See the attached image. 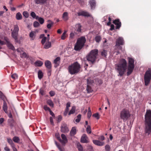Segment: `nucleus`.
Listing matches in <instances>:
<instances>
[{"label":"nucleus","instance_id":"11","mask_svg":"<svg viewBox=\"0 0 151 151\" xmlns=\"http://www.w3.org/2000/svg\"><path fill=\"white\" fill-rule=\"evenodd\" d=\"M61 136L62 139L61 138H59V139L60 140V142L63 145L65 146V144L68 142V139L66 136L64 134H62Z\"/></svg>","mask_w":151,"mask_h":151},{"label":"nucleus","instance_id":"39","mask_svg":"<svg viewBox=\"0 0 151 151\" xmlns=\"http://www.w3.org/2000/svg\"><path fill=\"white\" fill-rule=\"evenodd\" d=\"M66 32H67V31H65L62 34L61 37V39L62 40H64L67 37Z\"/></svg>","mask_w":151,"mask_h":151},{"label":"nucleus","instance_id":"43","mask_svg":"<svg viewBox=\"0 0 151 151\" xmlns=\"http://www.w3.org/2000/svg\"><path fill=\"white\" fill-rule=\"evenodd\" d=\"M18 75L16 73H13L11 77L14 80L18 78Z\"/></svg>","mask_w":151,"mask_h":151},{"label":"nucleus","instance_id":"14","mask_svg":"<svg viewBox=\"0 0 151 151\" xmlns=\"http://www.w3.org/2000/svg\"><path fill=\"white\" fill-rule=\"evenodd\" d=\"M92 81H90L88 79L87 80V85L86 89L88 93H91L93 91V90L92 89L91 87L90 86V85H92Z\"/></svg>","mask_w":151,"mask_h":151},{"label":"nucleus","instance_id":"33","mask_svg":"<svg viewBox=\"0 0 151 151\" xmlns=\"http://www.w3.org/2000/svg\"><path fill=\"white\" fill-rule=\"evenodd\" d=\"M51 46V43L48 41L46 42L44 45V48L45 49H48Z\"/></svg>","mask_w":151,"mask_h":151},{"label":"nucleus","instance_id":"15","mask_svg":"<svg viewBox=\"0 0 151 151\" xmlns=\"http://www.w3.org/2000/svg\"><path fill=\"white\" fill-rule=\"evenodd\" d=\"M88 140L87 135L85 134H83L81 137V142L82 143H87L89 142Z\"/></svg>","mask_w":151,"mask_h":151},{"label":"nucleus","instance_id":"28","mask_svg":"<svg viewBox=\"0 0 151 151\" xmlns=\"http://www.w3.org/2000/svg\"><path fill=\"white\" fill-rule=\"evenodd\" d=\"M36 19L38 20L39 23L41 24H42L44 22V19L42 17H39L38 16H37Z\"/></svg>","mask_w":151,"mask_h":151},{"label":"nucleus","instance_id":"10","mask_svg":"<svg viewBox=\"0 0 151 151\" xmlns=\"http://www.w3.org/2000/svg\"><path fill=\"white\" fill-rule=\"evenodd\" d=\"M82 26L80 24H78L75 25V35L76 36H79L80 35V33L81 32V28Z\"/></svg>","mask_w":151,"mask_h":151},{"label":"nucleus","instance_id":"49","mask_svg":"<svg viewBox=\"0 0 151 151\" xmlns=\"http://www.w3.org/2000/svg\"><path fill=\"white\" fill-rule=\"evenodd\" d=\"M78 148L79 151H83V147L81 145L79 144L78 145Z\"/></svg>","mask_w":151,"mask_h":151},{"label":"nucleus","instance_id":"46","mask_svg":"<svg viewBox=\"0 0 151 151\" xmlns=\"http://www.w3.org/2000/svg\"><path fill=\"white\" fill-rule=\"evenodd\" d=\"M101 55L104 57H106L107 55V52L106 51L104 50L101 52Z\"/></svg>","mask_w":151,"mask_h":151},{"label":"nucleus","instance_id":"57","mask_svg":"<svg viewBox=\"0 0 151 151\" xmlns=\"http://www.w3.org/2000/svg\"><path fill=\"white\" fill-rule=\"evenodd\" d=\"M121 45H116V44L115 45V46L116 47V48L120 50H122V47Z\"/></svg>","mask_w":151,"mask_h":151},{"label":"nucleus","instance_id":"51","mask_svg":"<svg viewBox=\"0 0 151 151\" xmlns=\"http://www.w3.org/2000/svg\"><path fill=\"white\" fill-rule=\"evenodd\" d=\"M44 109L46 111H49L51 110L50 108L48 107L47 105H45L44 106Z\"/></svg>","mask_w":151,"mask_h":151},{"label":"nucleus","instance_id":"16","mask_svg":"<svg viewBox=\"0 0 151 151\" xmlns=\"http://www.w3.org/2000/svg\"><path fill=\"white\" fill-rule=\"evenodd\" d=\"M124 42L123 38L121 37H119L116 40V45H123L124 44Z\"/></svg>","mask_w":151,"mask_h":151},{"label":"nucleus","instance_id":"24","mask_svg":"<svg viewBox=\"0 0 151 151\" xmlns=\"http://www.w3.org/2000/svg\"><path fill=\"white\" fill-rule=\"evenodd\" d=\"M76 130L75 127L72 128L70 132V134L71 136H73L76 134Z\"/></svg>","mask_w":151,"mask_h":151},{"label":"nucleus","instance_id":"8","mask_svg":"<svg viewBox=\"0 0 151 151\" xmlns=\"http://www.w3.org/2000/svg\"><path fill=\"white\" fill-rule=\"evenodd\" d=\"M19 28L18 26L16 25L14 26V29L12 32V37L14 39L16 43H19V41L18 38Z\"/></svg>","mask_w":151,"mask_h":151},{"label":"nucleus","instance_id":"5","mask_svg":"<svg viewBox=\"0 0 151 151\" xmlns=\"http://www.w3.org/2000/svg\"><path fill=\"white\" fill-rule=\"evenodd\" d=\"M98 53V50L97 49L91 50L86 57L87 60L91 62L92 64H93L96 59Z\"/></svg>","mask_w":151,"mask_h":151},{"label":"nucleus","instance_id":"7","mask_svg":"<svg viewBox=\"0 0 151 151\" xmlns=\"http://www.w3.org/2000/svg\"><path fill=\"white\" fill-rule=\"evenodd\" d=\"M130 112L128 109H124L120 112V117L124 121L126 120L130 117Z\"/></svg>","mask_w":151,"mask_h":151},{"label":"nucleus","instance_id":"27","mask_svg":"<svg viewBox=\"0 0 151 151\" xmlns=\"http://www.w3.org/2000/svg\"><path fill=\"white\" fill-rule=\"evenodd\" d=\"M55 144L57 147L58 148L60 151H64V150L63 147H62L60 144L58 143L57 142H55Z\"/></svg>","mask_w":151,"mask_h":151},{"label":"nucleus","instance_id":"59","mask_svg":"<svg viewBox=\"0 0 151 151\" xmlns=\"http://www.w3.org/2000/svg\"><path fill=\"white\" fill-rule=\"evenodd\" d=\"M10 49H11L13 50H15V49L14 47L10 43Z\"/></svg>","mask_w":151,"mask_h":151},{"label":"nucleus","instance_id":"42","mask_svg":"<svg viewBox=\"0 0 151 151\" xmlns=\"http://www.w3.org/2000/svg\"><path fill=\"white\" fill-rule=\"evenodd\" d=\"M86 131L87 133L91 134V127L89 125H88L86 129Z\"/></svg>","mask_w":151,"mask_h":151},{"label":"nucleus","instance_id":"53","mask_svg":"<svg viewBox=\"0 0 151 151\" xmlns=\"http://www.w3.org/2000/svg\"><path fill=\"white\" fill-rule=\"evenodd\" d=\"M40 93L42 96L44 94V91L42 88H41L40 89Z\"/></svg>","mask_w":151,"mask_h":151},{"label":"nucleus","instance_id":"61","mask_svg":"<svg viewBox=\"0 0 151 151\" xmlns=\"http://www.w3.org/2000/svg\"><path fill=\"white\" fill-rule=\"evenodd\" d=\"M99 140H101L103 141V140H104V139H105V137H104V136H102L100 137L99 138Z\"/></svg>","mask_w":151,"mask_h":151},{"label":"nucleus","instance_id":"2","mask_svg":"<svg viewBox=\"0 0 151 151\" xmlns=\"http://www.w3.org/2000/svg\"><path fill=\"white\" fill-rule=\"evenodd\" d=\"M145 132L149 135L151 133V110L147 111L145 115Z\"/></svg>","mask_w":151,"mask_h":151},{"label":"nucleus","instance_id":"1","mask_svg":"<svg viewBox=\"0 0 151 151\" xmlns=\"http://www.w3.org/2000/svg\"><path fill=\"white\" fill-rule=\"evenodd\" d=\"M127 65L126 60L123 58L121 59L118 63L115 64V69L119 73L118 76H123L126 71L127 67V76H129L132 73L135 66L134 59L129 57L127 67Z\"/></svg>","mask_w":151,"mask_h":151},{"label":"nucleus","instance_id":"30","mask_svg":"<svg viewBox=\"0 0 151 151\" xmlns=\"http://www.w3.org/2000/svg\"><path fill=\"white\" fill-rule=\"evenodd\" d=\"M5 100H5V101H3L4 103L3 108L4 111L6 113L7 112V107L6 103L5 101Z\"/></svg>","mask_w":151,"mask_h":151},{"label":"nucleus","instance_id":"13","mask_svg":"<svg viewBox=\"0 0 151 151\" xmlns=\"http://www.w3.org/2000/svg\"><path fill=\"white\" fill-rule=\"evenodd\" d=\"M113 23L116 25V29H119L121 26V22L119 19H118L113 20Z\"/></svg>","mask_w":151,"mask_h":151},{"label":"nucleus","instance_id":"63","mask_svg":"<svg viewBox=\"0 0 151 151\" xmlns=\"http://www.w3.org/2000/svg\"><path fill=\"white\" fill-rule=\"evenodd\" d=\"M91 115V112H88L87 114V116L88 118H89Z\"/></svg>","mask_w":151,"mask_h":151},{"label":"nucleus","instance_id":"37","mask_svg":"<svg viewBox=\"0 0 151 151\" xmlns=\"http://www.w3.org/2000/svg\"><path fill=\"white\" fill-rule=\"evenodd\" d=\"M49 37H47V38L46 37H44L43 38H42V40L41 43L43 45L46 40H47V41H49Z\"/></svg>","mask_w":151,"mask_h":151},{"label":"nucleus","instance_id":"22","mask_svg":"<svg viewBox=\"0 0 151 151\" xmlns=\"http://www.w3.org/2000/svg\"><path fill=\"white\" fill-rule=\"evenodd\" d=\"M62 18L64 21H67L68 19V14L67 12H64L63 13V16Z\"/></svg>","mask_w":151,"mask_h":151},{"label":"nucleus","instance_id":"23","mask_svg":"<svg viewBox=\"0 0 151 151\" xmlns=\"http://www.w3.org/2000/svg\"><path fill=\"white\" fill-rule=\"evenodd\" d=\"M89 3L91 5V9H94L96 4L95 0H90L89 1Z\"/></svg>","mask_w":151,"mask_h":151},{"label":"nucleus","instance_id":"26","mask_svg":"<svg viewBox=\"0 0 151 151\" xmlns=\"http://www.w3.org/2000/svg\"><path fill=\"white\" fill-rule=\"evenodd\" d=\"M10 145L13 151H17V149L15 147L14 144L12 140L11 139H10Z\"/></svg>","mask_w":151,"mask_h":151},{"label":"nucleus","instance_id":"19","mask_svg":"<svg viewBox=\"0 0 151 151\" xmlns=\"http://www.w3.org/2000/svg\"><path fill=\"white\" fill-rule=\"evenodd\" d=\"M78 15L79 16H83L86 17H89L90 14L88 12L85 11H82L78 13Z\"/></svg>","mask_w":151,"mask_h":151},{"label":"nucleus","instance_id":"9","mask_svg":"<svg viewBox=\"0 0 151 151\" xmlns=\"http://www.w3.org/2000/svg\"><path fill=\"white\" fill-rule=\"evenodd\" d=\"M151 78V69L149 68L145 72L144 76L145 85L147 86L149 83Z\"/></svg>","mask_w":151,"mask_h":151},{"label":"nucleus","instance_id":"50","mask_svg":"<svg viewBox=\"0 0 151 151\" xmlns=\"http://www.w3.org/2000/svg\"><path fill=\"white\" fill-rule=\"evenodd\" d=\"M110 147L109 145H106L105 146L106 151H109L110 150Z\"/></svg>","mask_w":151,"mask_h":151},{"label":"nucleus","instance_id":"31","mask_svg":"<svg viewBox=\"0 0 151 151\" xmlns=\"http://www.w3.org/2000/svg\"><path fill=\"white\" fill-rule=\"evenodd\" d=\"M16 19L17 20H20L22 19V15L19 12L17 13L16 14Z\"/></svg>","mask_w":151,"mask_h":151},{"label":"nucleus","instance_id":"25","mask_svg":"<svg viewBox=\"0 0 151 151\" xmlns=\"http://www.w3.org/2000/svg\"><path fill=\"white\" fill-rule=\"evenodd\" d=\"M12 140L15 143H19L20 139L19 137L17 136H14L12 138Z\"/></svg>","mask_w":151,"mask_h":151},{"label":"nucleus","instance_id":"35","mask_svg":"<svg viewBox=\"0 0 151 151\" xmlns=\"http://www.w3.org/2000/svg\"><path fill=\"white\" fill-rule=\"evenodd\" d=\"M47 103L50 106L52 107H53L54 104L52 101L51 100L49 99L47 100Z\"/></svg>","mask_w":151,"mask_h":151},{"label":"nucleus","instance_id":"40","mask_svg":"<svg viewBox=\"0 0 151 151\" xmlns=\"http://www.w3.org/2000/svg\"><path fill=\"white\" fill-rule=\"evenodd\" d=\"M34 33L35 32L32 31L29 34V36L31 38V40H33L35 38Z\"/></svg>","mask_w":151,"mask_h":151},{"label":"nucleus","instance_id":"47","mask_svg":"<svg viewBox=\"0 0 151 151\" xmlns=\"http://www.w3.org/2000/svg\"><path fill=\"white\" fill-rule=\"evenodd\" d=\"M39 25L40 24L37 21H35L34 22L33 26L35 27H39Z\"/></svg>","mask_w":151,"mask_h":151},{"label":"nucleus","instance_id":"60","mask_svg":"<svg viewBox=\"0 0 151 151\" xmlns=\"http://www.w3.org/2000/svg\"><path fill=\"white\" fill-rule=\"evenodd\" d=\"M50 122L51 124H54V122L53 121V118L52 117H50Z\"/></svg>","mask_w":151,"mask_h":151},{"label":"nucleus","instance_id":"6","mask_svg":"<svg viewBox=\"0 0 151 151\" xmlns=\"http://www.w3.org/2000/svg\"><path fill=\"white\" fill-rule=\"evenodd\" d=\"M86 39L84 37H81L77 40L74 49L76 51H79L84 46L86 42Z\"/></svg>","mask_w":151,"mask_h":151},{"label":"nucleus","instance_id":"12","mask_svg":"<svg viewBox=\"0 0 151 151\" xmlns=\"http://www.w3.org/2000/svg\"><path fill=\"white\" fill-rule=\"evenodd\" d=\"M60 130L63 133H65L68 132L69 130L67 124L65 123L63 124L61 127Z\"/></svg>","mask_w":151,"mask_h":151},{"label":"nucleus","instance_id":"36","mask_svg":"<svg viewBox=\"0 0 151 151\" xmlns=\"http://www.w3.org/2000/svg\"><path fill=\"white\" fill-rule=\"evenodd\" d=\"M47 22L50 23L47 25V27L48 29H50L51 28L53 24L54 23L50 20H48Z\"/></svg>","mask_w":151,"mask_h":151},{"label":"nucleus","instance_id":"64","mask_svg":"<svg viewBox=\"0 0 151 151\" xmlns=\"http://www.w3.org/2000/svg\"><path fill=\"white\" fill-rule=\"evenodd\" d=\"M62 117L60 115L58 116V122H59L60 121H61L62 120Z\"/></svg>","mask_w":151,"mask_h":151},{"label":"nucleus","instance_id":"3","mask_svg":"<svg viewBox=\"0 0 151 151\" xmlns=\"http://www.w3.org/2000/svg\"><path fill=\"white\" fill-rule=\"evenodd\" d=\"M81 68L80 64L76 62L69 65L68 68V72L71 75H75L80 71Z\"/></svg>","mask_w":151,"mask_h":151},{"label":"nucleus","instance_id":"38","mask_svg":"<svg viewBox=\"0 0 151 151\" xmlns=\"http://www.w3.org/2000/svg\"><path fill=\"white\" fill-rule=\"evenodd\" d=\"M0 98L3 101L6 100V98L3 94V93L0 91Z\"/></svg>","mask_w":151,"mask_h":151},{"label":"nucleus","instance_id":"29","mask_svg":"<svg viewBox=\"0 0 151 151\" xmlns=\"http://www.w3.org/2000/svg\"><path fill=\"white\" fill-rule=\"evenodd\" d=\"M76 111V107L74 106H73L72 107L70 111L68 113V114L69 115H70L71 114H74Z\"/></svg>","mask_w":151,"mask_h":151},{"label":"nucleus","instance_id":"18","mask_svg":"<svg viewBox=\"0 0 151 151\" xmlns=\"http://www.w3.org/2000/svg\"><path fill=\"white\" fill-rule=\"evenodd\" d=\"M60 59V57H58L54 60V63L55 64L54 67L55 68L57 67L59 65Z\"/></svg>","mask_w":151,"mask_h":151},{"label":"nucleus","instance_id":"4","mask_svg":"<svg viewBox=\"0 0 151 151\" xmlns=\"http://www.w3.org/2000/svg\"><path fill=\"white\" fill-rule=\"evenodd\" d=\"M17 113L16 109L12 104H10V127H15L17 125L16 122L12 119Z\"/></svg>","mask_w":151,"mask_h":151},{"label":"nucleus","instance_id":"52","mask_svg":"<svg viewBox=\"0 0 151 151\" xmlns=\"http://www.w3.org/2000/svg\"><path fill=\"white\" fill-rule=\"evenodd\" d=\"M93 116H94L95 117L97 118V119H99V114L98 113H96L94 114L93 115Z\"/></svg>","mask_w":151,"mask_h":151},{"label":"nucleus","instance_id":"62","mask_svg":"<svg viewBox=\"0 0 151 151\" xmlns=\"http://www.w3.org/2000/svg\"><path fill=\"white\" fill-rule=\"evenodd\" d=\"M114 25L113 24H112L111 25V28L110 29V30H112L114 29Z\"/></svg>","mask_w":151,"mask_h":151},{"label":"nucleus","instance_id":"45","mask_svg":"<svg viewBox=\"0 0 151 151\" xmlns=\"http://www.w3.org/2000/svg\"><path fill=\"white\" fill-rule=\"evenodd\" d=\"M95 39L96 42H99L101 41V38L99 36H97L96 37Z\"/></svg>","mask_w":151,"mask_h":151},{"label":"nucleus","instance_id":"54","mask_svg":"<svg viewBox=\"0 0 151 151\" xmlns=\"http://www.w3.org/2000/svg\"><path fill=\"white\" fill-rule=\"evenodd\" d=\"M49 93L51 96H53L55 94V92L52 91H50L49 92Z\"/></svg>","mask_w":151,"mask_h":151},{"label":"nucleus","instance_id":"44","mask_svg":"<svg viewBox=\"0 0 151 151\" xmlns=\"http://www.w3.org/2000/svg\"><path fill=\"white\" fill-rule=\"evenodd\" d=\"M23 16L26 18H27L29 17V14L27 11H24L23 12Z\"/></svg>","mask_w":151,"mask_h":151},{"label":"nucleus","instance_id":"56","mask_svg":"<svg viewBox=\"0 0 151 151\" xmlns=\"http://www.w3.org/2000/svg\"><path fill=\"white\" fill-rule=\"evenodd\" d=\"M4 40L8 44V47H9V41H8V39L7 38V37H4Z\"/></svg>","mask_w":151,"mask_h":151},{"label":"nucleus","instance_id":"21","mask_svg":"<svg viewBox=\"0 0 151 151\" xmlns=\"http://www.w3.org/2000/svg\"><path fill=\"white\" fill-rule=\"evenodd\" d=\"M45 64L46 67L48 69H51L52 65L51 62L49 60H46L45 61Z\"/></svg>","mask_w":151,"mask_h":151},{"label":"nucleus","instance_id":"41","mask_svg":"<svg viewBox=\"0 0 151 151\" xmlns=\"http://www.w3.org/2000/svg\"><path fill=\"white\" fill-rule=\"evenodd\" d=\"M81 114H78L77 116V119H76L75 121L77 123L79 122L81 119Z\"/></svg>","mask_w":151,"mask_h":151},{"label":"nucleus","instance_id":"34","mask_svg":"<svg viewBox=\"0 0 151 151\" xmlns=\"http://www.w3.org/2000/svg\"><path fill=\"white\" fill-rule=\"evenodd\" d=\"M38 76L39 78L40 79L42 78L43 74L41 70H39L38 72Z\"/></svg>","mask_w":151,"mask_h":151},{"label":"nucleus","instance_id":"32","mask_svg":"<svg viewBox=\"0 0 151 151\" xmlns=\"http://www.w3.org/2000/svg\"><path fill=\"white\" fill-rule=\"evenodd\" d=\"M43 63L42 61L38 60L35 63V65L37 66L40 67L42 65H43Z\"/></svg>","mask_w":151,"mask_h":151},{"label":"nucleus","instance_id":"17","mask_svg":"<svg viewBox=\"0 0 151 151\" xmlns=\"http://www.w3.org/2000/svg\"><path fill=\"white\" fill-rule=\"evenodd\" d=\"M93 142L94 144L98 146H102L104 144V142H101L97 140H93Z\"/></svg>","mask_w":151,"mask_h":151},{"label":"nucleus","instance_id":"48","mask_svg":"<svg viewBox=\"0 0 151 151\" xmlns=\"http://www.w3.org/2000/svg\"><path fill=\"white\" fill-rule=\"evenodd\" d=\"M30 15L33 18H35L36 19L37 16H36L35 13L34 12H32Z\"/></svg>","mask_w":151,"mask_h":151},{"label":"nucleus","instance_id":"20","mask_svg":"<svg viewBox=\"0 0 151 151\" xmlns=\"http://www.w3.org/2000/svg\"><path fill=\"white\" fill-rule=\"evenodd\" d=\"M47 0H35L36 4H43L46 3Z\"/></svg>","mask_w":151,"mask_h":151},{"label":"nucleus","instance_id":"58","mask_svg":"<svg viewBox=\"0 0 151 151\" xmlns=\"http://www.w3.org/2000/svg\"><path fill=\"white\" fill-rule=\"evenodd\" d=\"M80 4L82 5L83 4L84 0H76Z\"/></svg>","mask_w":151,"mask_h":151},{"label":"nucleus","instance_id":"55","mask_svg":"<svg viewBox=\"0 0 151 151\" xmlns=\"http://www.w3.org/2000/svg\"><path fill=\"white\" fill-rule=\"evenodd\" d=\"M75 36H76V35H75V32L74 33L72 32L70 33V37L71 38H73V37Z\"/></svg>","mask_w":151,"mask_h":151}]
</instances>
